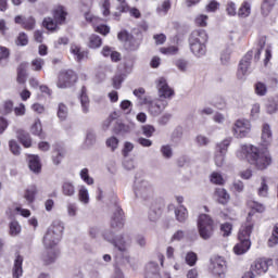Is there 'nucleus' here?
I'll return each mask as SVG.
<instances>
[{
  "instance_id": "20e7f679",
  "label": "nucleus",
  "mask_w": 278,
  "mask_h": 278,
  "mask_svg": "<svg viewBox=\"0 0 278 278\" xmlns=\"http://www.w3.org/2000/svg\"><path fill=\"white\" fill-rule=\"evenodd\" d=\"M207 31L204 29L193 30L189 37V47L195 58H203L207 53Z\"/></svg>"
},
{
  "instance_id": "4c0bfd02",
  "label": "nucleus",
  "mask_w": 278,
  "mask_h": 278,
  "mask_svg": "<svg viewBox=\"0 0 278 278\" xmlns=\"http://www.w3.org/2000/svg\"><path fill=\"white\" fill-rule=\"evenodd\" d=\"M248 206L250 207V210H252L250 212V214H255V212H258V214H262V212H265L266 206H264V204L260 203V202H255V201H249L248 202Z\"/></svg>"
},
{
  "instance_id": "a18cd8bd",
  "label": "nucleus",
  "mask_w": 278,
  "mask_h": 278,
  "mask_svg": "<svg viewBox=\"0 0 278 278\" xmlns=\"http://www.w3.org/2000/svg\"><path fill=\"white\" fill-rule=\"evenodd\" d=\"M160 152L164 160H170L173 157V147L170 144H163L160 148Z\"/></svg>"
},
{
  "instance_id": "ddd939ff",
  "label": "nucleus",
  "mask_w": 278,
  "mask_h": 278,
  "mask_svg": "<svg viewBox=\"0 0 278 278\" xmlns=\"http://www.w3.org/2000/svg\"><path fill=\"white\" fill-rule=\"evenodd\" d=\"M125 226V216L123 213V208L121 206L115 205L113 215L111 217V227L112 229H123Z\"/></svg>"
},
{
  "instance_id": "f3484780",
  "label": "nucleus",
  "mask_w": 278,
  "mask_h": 278,
  "mask_svg": "<svg viewBox=\"0 0 278 278\" xmlns=\"http://www.w3.org/2000/svg\"><path fill=\"white\" fill-rule=\"evenodd\" d=\"M66 16H68V12L66 11V8L62 5H59L53 12V17L58 25H64V23H66Z\"/></svg>"
},
{
  "instance_id": "79ce46f5",
  "label": "nucleus",
  "mask_w": 278,
  "mask_h": 278,
  "mask_svg": "<svg viewBox=\"0 0 278 278\" xmlns=\"http://www.w3.org/2000/svg\"><path fill=\"white\" fill-rule=\"evenodd\" d=\"M31 134H34V136H38L39 138H45V135H42V123L40 122V119H37L31 128H30Z\"/></svg>"
},
{
  "instance_id": "a878e982",
  "label": "nucleus",
  "mask_w": 278,
  "mask_h": 278,
  "mask_svg": "<svg viewBox=\"0 0 278 278\" xmlns=\"http://www.w3.org/2000/svg\"><path fill=\"white\" fill-rule=\"evenodd\" d=\"M198 231L202 240H210L214 236V226H202L198 228Z\"/></svg>"
},
{
  "instance_id": "393cba45",
  "label": "nucleus",
  "mask_w": 278,
  "mask_h": 278,
  "mask_svg": "<svg viewBox=\"0 0 278 278\" xmlns=\"http://www.w3.org/2000/svg\"><path fill=\"white\" fill-rule=\"evenodd\" d=\"M28 166L35 174H38L40 170H42V165L40 164V157H38V155H31L29 157Z\"/></svg>"
},
{
  "instance_id": "c03bdc74",
  "label": "nucleus",
  "mask_w": 278,
  "mask_h": 278,
  "mask_svg": "<svg viewBox=\"0 0 278 278\" xmlns=\"http://www.w3.org/2000/svg\"><path fill=\"white\" fill-rule=\"evenodd\" d=\"M79 175L80 179H83V181L87 184V186H92L94 184V179L90 177L88 168H83Z\"/></svg>"
},
{
  "instance_id": "680f3d73",
  "label": "nucleus",
  "mask_w": 278,
  "mask_h": 278,
  "mask_svg": "<svg viewBox=\"0 0 278 278\" xmlns=\"http://www.w3.org/2000/svg\"><path fill=\"white\" fill-rule=\"evenodd\" d=\"M267 92H268V89L266 88V84H264V83H256L255 84V93L258 97H266Z\"/></svg>"
},
{
  "instance_id": "603ef678",
  "label": "nucleus",
  "mask_w": 278,
  "mask_h": 278,
  "mask_svg": "<svg viewBox=\"0 0 278 278\" xmlns=\"http://www.w3.org/2000/svg\"><path fill=\"white\" fill-rule=\"evenodd\" d=\"M114 131L119 135L129 134L131 131V127L123 123H117L114 127Z\"/></svg>"
},
{
  "instance_id": "1a4fd4ad",
  "label": "nucleus",
  "mask_w": 278,
  "mask_h": 278,
  "mask_svg": "<svg viewBox=\"0 0 278 278\" xmlns=\"http://www.w3.org/2000/svg\"><path fill=\"white\" fill-rule=\"evenodd\" d=\"M77 81V75H75V72L68 70V71H62L59 74V79L56 83L58 88H71V85Z\"/></svg>"
},
{
  "instance_id": "0eeeda50",
  "label": "nucleus",
  "mask_w": 278,
  "mask_h": 278,
  "mask_svg": "<svg viewBox=\"0 0 278 278\" xmlns=\"http://www.w3.org/2000/svg\"><path fill=\"white\" fill-rule=\"evenodd\" d=\"M253 128L251 121L247 118L237 119L231 128L232 136L238 139L247 138Z\"/></svg>"
},
{
  "instance_id": "5fc2aeb1",
  "label": "nucleus",
  "mask_w": 278,
  "mask_h": 278,
  "mask_svg": "<svg viewBox=\"0 0 278 278\" xmlns=\"http://www.w3.org/2000/svg\"><path fill=\"white\" fill-rule=\"evenodd\" d=\"M198 260H199V256H197V253L194 252H188L185 256V262L186 264H188V266H195Z\"/></svg>"
},
{
  "instance_id": "4468645a",
  "label": "nucleus",
  "mask_w": 278,
  "mask_h": 278,
  "mask_svg": "<svg viewBox=\"0 0 278 278\" xmlns=\"http://www.w3.org/2000/svg\"><path fill=\"white\" fill-rule=\"evenodd\" d=\"M58 257H60V250L58 248L47 249L41 255V260L46 266L55 264Z\"/></svg>"
},
{
  "instance_id": "2eb2a0df",
  "label": "nucleus",
  "mask_w": 278,
  "mask_h": 278,
  "mask_svg": "<svg viewBox=\"0 0 278 278\" xmlns=\"http://www.w3.org/2000/svg\"><path fill=\"white\" fill-rule=\"evenodd\" d=\"M273 142V129L269 124H263L262 135H261V144L263 147H270Z\"/></svg>"
},
{
  "instance_id": "4d7b16f0",
  "label": "nucleus",
  "mask_w": 278,
  "mask_h": 278,
  "mask_svg": "<svg viewBox=\"0 0 278 278\" xmlns=\"http://www.w3.org/2000/svg\"><path fill=\"white\" fill-rule=\"evenodd\" d=\"M13 111H14V103H12V101L4 102L0 110L3 116H8V114H12Z\"/></svg>"
},
{
  "instance_id": "de8ad7c7",
  "label": "nucleus",
  "mask_w": 278,
  "mask_h": 278,
  "mask_svg": "<svg viewBox=\"0 0 278 278\" xmlns=\"http://www.w3.org/2000/svg\"><path fill=\"white\" fill-rule=\"evenodd\" d=\"M168 10H170V0H165L156 8V12L160 16H166V14H168Z\"/></svg>"
},
{
  "instance_id": "473e14b6",
  "label": "nucleus",
  "mask_w": 278,
  "mask_h": 278,
  "mask_svg": "<svg viewBox=\"0 0 278 278\" xmlns=\"http://www.w3.org/2000/svg\"><path fill=\"white\" fill-rule=\"evenodd\" d=\"M22 231L21 224L17 220H12L9 224V235L12 238H16V236H20Z\"/></svg>"
},
{
  "instance_id": "c9c22d12",
  "label": "nucleus",
  "mask_w": 278,
  "mask_h": 278,
  "mask_svg": "<svg viewBox=\"0 0 278 278\" xmlns=\"http://www.w3.org/2000/svg\"><path fill=\"white\" fill-rule=\"evenodd\" d=\"M231 137H228L216 144V151L217 153H224L227 155V150L229 149V144H231Z\"/></svg>"
},
{
  "instance_id": "f03ea898",
  "label": "nucleus",
  "mask_w": 278,
  "mask_h": 278,
  "mask_svg": "<svg viewBox=\"0 0 278 278\" xmlns=\"http://www.w3.org/2000/svg\"><path fill=\"white\" fill-rule=\"evenodd\" d=\"M104 240L113 244L118 253L115 255L117 264H129L131 257L129 256V247H131V238L127 235L114 236V231L106 229L102 233Z\"/></svg>"
},
{
  "instance_id": "a211bd4d",
  "label": "nucleus",
  "mask_w": 278,
  "mask_h": 278,
  "mask_svg": "<svg viewBox=\"0 0 278 278\" xmlns=\"http://www.w3.org/2000/svg\"><path fill=\"white\" fill-rule=\"evenodd\" d=\"M12 277L13 278L23 277V256L21 255H17L14 260V264L12 268Z\"/></svg>"
},
{
  "instance_id": "774afa93",
  "label": "nucleus",
  "mask_w": 278,
  "mask_h": 278,
  "mask_svg": "<svg viewBox=\"0 0 278 278\" xmlns=\"http://www.w3.org/2000/svg\"><path fill=\"white\" fill-rule=\"evenodd\" d=\"M195 142L199 147H207V144H210L211 140L206 136L198 135L195 138Z\"/></svg>"
},
{
  "instance_id": "338daca9",
  "label": "nucleus",
  "mask_w": 278,
  "mask_h": 278,
  "mask_svg": "<svg viewBox=\"0 0 278 278\" xmlns=\"http://www.w3.org/2000/svg\"><path fill=\"white\" fill-rule=\"evenodd\" d=\"M36 27V20L34 17H28L24 20V26L23 28L26 29L27 31H31Z\"/></svg>"
},
{
  "instance_id": "dca6fc26",
  "label": "nucleus",
  "mask_w": 278,
  "mask_h": 278,
  "mask_svg": "<svg viewBox=\"0 0 278 278\" xmlns=\"http://www.w3.org/2000/svg\"><path fill=\"white\" fill-rule=\"evenodd\" d=\"M61 192L63 197H75L77 190L73 180H64L61 185Z\"/></svg>"
},
{
  "instance_id": "f257e3e1",
  "label": "nucleus",
  "mask_w": 278,
  "mask_h": 278,
  "mask_svg": "<svg viewBox=\"0 0 278 278\" xmlns=\"http://www.w3.org/2000/svg\"><path fill=\"white\" fill-rule=\"evenodd\" d=\"M237 157L239 160H247L257 170H266V167L273 162L268 151H263L251 144H242L237 151Z\"/></svg>"
},
{
  "instance_id": "bb28decb",
  "label": "nucleus",
  "mask_w": 278,
  "mask_h": 278,
  "mask_svg": "<svg viewBox=\"0 0 278 278\" xmlns=\"http://www.w3.org/2000/svg\"><path fill=\"white\" fill-rule=\"evenodd\" d=\"M175 217L178 223H186V220H188V208H186L184 205H180L175 210Z\"/></svg>"
},
{
  "instance_id": "3c124183",
  "label": "nucleus",
  "mask_w": 278,
  "mask_h": 278,
  "mask_svg": "<svg viewBox=\"0 0 278 278\" xmlns=\"http://www.w3.org/2000/svg\"><path fill=\"white\" fill-rule=\"evenodd\" d=\"M211 184H215L216 186H223L225 184V179L223 178V175L218 172H213L211 174Z\"/></svg>"
},
{
  "instance_id": "8fccbe9b",
  "label": "nucleus",
  "mask_w": 278,
  "mask_h": 278,
  "mask_svg": "<svg viewBox=\"0 0 278 278\" xmlns=\"http://www.w3.org/2000/svg\"><path fill=\"white\" fill-rule=\"evenodd\" d=\"M119 142L121 141L118 140V138L113 136L106 139L105 144L108 149H110V151L114 152L116 151V149H118Z\"/></svg>"
},
{
  "instance_id": "b1692460",
  "label": "nucleus",
  "mask_w": 278,
  "mask_h": 278,
  "mask_svg": "<svg viewBox=\"0 0 278 278\" xmlns=\"http://www.w3.org/2000/svg\"><path fill=\"white\" fill-rule=\"evenodd\" d=\"M215 197L222 205H227V203H229L230 197L226 189L217 188L215 190Z\"/></svg>"
},
{
  "instance_id": "6e6552de",
  "label": "nucleus",
  "mask_w": 278,
  "mask_h": 278,
  "mask_svg": "<svg viewBox=\"0 0 278 278\" xmlns=\"http://www.w3.org/2000/svg\"><path fill=\"white\" fill-rule=\"evenodd\" d=\"M210 273L216 278H225L227 275V262L222 256H213L210 260Z\"/></svg>"
},
{
  "instance_id": "5701e85b",
  "label": "nucleus",
  "mask_w": 278,
  "mask_h": 278,
  "mask_svg": "<svg viewBox=\"0 0 278 278\" xmlns=\"http://www.w3.org/2000/svg\"><path fill=\"white\" fill-rule=\"evenodd\" d=\"M36 194H38V187L30 185L24 192V199L27 203H34L36 201Z\"/></svg>"
},
{
  "instance_id": "0e129e2a",
  "label": "nucleus",
  "mask_w": 278,
  "mask_h": 278,
  "mask_svg": "<svg viewBox=\"0 0 278 278\" xmlns=\"http://www.w3.org/2000/svg\"><path fill=\"white\" fill-rule=\"evenodd\" d=\"M9 148L11 153H13V155H21V146H18V142H16V140L14 139L10 140Z\"/></svg>"
},
{
  "instance_id": "6ab92c4d",
  "label": "nucleus",
  "mask_w": 278,
  "mask_h": 278,
  "mask_svg": "<svg viewBox=\"0 0 278 278\" xmlns=\"http://www.w3.org/2000/svg\"><path fill=\"white\" fill-rule=\"evenodd\" d=\"M79 101L81 105L83 114H88L90 112V98H88V93L86 92V87H83Z\"/></svg>"
},
{
  "instance_id": "7ed1b4c3",
  "label": "nucleus",
  "mask_w": 278,
  "mask_h": 278,
  "mask_svg": "<svg viewBox=\"0 0 278 278\" xmlns=\"http://www.w3.org/2000/svg\"><path fill=\"white\" fill-rule=\"evenodd\" d=\"M156 88L159 90V100L152 101L149 105V112L151 116H160L164 110L168 106V101L163 99H170L175 91L170 86H168V83L166 81V78L161 77L156 80Z\"/></svg>"
},
{
  "instance_id": "052dcab7",
  "label": "nucleus",
  "mask_w": 278,
  "mask_h": 278,
  "mask_svg": "<svg viewBox=\"0 0 278 278\" xmlns=\"http://www.w3.org/2000/svg\"><path fill=\"white\" fill-rule=\"evenodd\" d=\"M141 131L146 138H153V134H155V127L153 125L147 124L141 127Z\"/></svg>"
},
{
  "instance_id": "6e6d98bb",
  "label": "nucleus",
  "mask_w": 278,
  "mask_h": 278,
  "mask_svg": "<svg viewBox=\"0 0 278 278\" xmlns=\"http://www.w3.org/2000/svg\"><path fill=\"white\" fill-rule=\"evenodd\" d=\"M229 62H231V50L229 49H225L222 53H220V63L224 66L229 65Z\"/></svg>"
},
{
  "instance_id": "423d86ee",
  "label": "nucleus",
  "mask_w": 278,
  "mask_h": 278,
  "mask_svg": "<svg viewBox=\"0 0 278 278\" xmlns=\"http://www.w3.org/2000/svg\"><path fill=\"white\" fill-rule=\"evenodd\" d=\"M134 193L137 199L147 201L153 197V185L147 179L137 178L134 185Z\"/></svg>"
},
{
  "instance_id": "ea45409f",
  "label": "nucleus",
  "mask_w": 278,
  "mask_h": 278,
  "mask_svg": "<svg viewBox=\"0 0 278 278\" xmlns=\"http://www.w3.org/2000/svg\"><path fill=\"white\" fill-rule=\"evenodd\" d=\"M10 62V50L3 46H0V64L7 66Z\"/></svg>"
},
{
  "instance_id": "e2e57ef3",
  "label": "nucleus",
  "mask_w": 278,
  "mask_h": 278,
  "mask_svg": "<svg viewBox=\"0 0 278 278\" xmlns=\"http://www.w3.org/2000/svg\"><path fill=\"white\" fill-rule=\"evenodd\" d=\"M227 154H224L223 152H217L215 151V155H214V162L215 165L220 168L224 164H225V156Z\"/></svg>"
},
{
  "instance_id": "f704fd0d",
  "label": "nucleus",
  "mask_w": 278,
  "mask_h": 278,
  "mask_svg": "<svg viewBox=\"0 0 278 278\" xmlns=\"http://www.w3.org/2000/svg\"><path fill=\"white\" fill-rule=\"evenodd\" d=\"M238 16L240 18H247V17L251 16V3L244 1L241 4V7L239 8Z\"/></svg>"
},
{
  "instance_id": "9d476101",
  "label": "nucleus",
  "mask_w": 278,
  "mask_h": 278,
  "mask_svg": "<svg viewBox=\"0 0 278 278\" xmlns=\"http://www.w3.org/2000/svg\"><path fill=\"white\" fill-rule=\"evenodd\" d=\"M251 60H253V51H249L240 61L237 72L238 79H244L245 75L251 73Z\"/></svg>"
},
{
  "instance_id": "37998d69",
  "label": "nucleus",
  "mask_w": 278,
  "mask_h": 278,
  "mask_svg": "<svg viewBox=\"0 0 278 278\" xmlns=\"http://www.w3.org/2000/svg\"><path fill=\"white\" fill-rule=\"evenodd\" d=\"M278 243V224H275L271 230V236L268 239V247H277Z\"/></svg>"
},
{
  "instance_id": "69168bd1",
  "label": "nucleus",
  "mask_w": 278,
  "mask_h": 278,
  "mask_svg": "<svg viewBox=\"0 0 278 278\" xmlns=\"http://www.w3.org/2000/svg\"><path fill=\"white\" fill-rule=\"evenodd\" d=\"M189 66H190V63L184 59H179L176 61V67L181 73H186V71H188Z\"/></svg>"
},
{
  "instance_id": "f8f14e48",
  "label": "nucleus",
  "mask_w": 278,
  "mask_h": 278,
  "mask_svg": "<svg viewBox=\"0 0 278 278\" xmlns=\"http://www.w3.org/2000/svg\"><path fill=\"white\" fill-rule=\"evenodd\" d=\"M253 213H249L247 217V222L239 229L238 239L239 240H251V233H253Z\"/></svg>"
},
{
  "instance_id": "7c9ffc66",
  "label": "nucleus",
  "mask_w": 278,
  "mask_h": 278,
  "mask_svg": "<svg viewBox=\"0 0 278 278\" xmlns=\"http://www.w3.org/2000/svg\"><path fill=\"white\" fill-rule=\"evenodd\" d=\"M97 143V134L92 130H88L84 142V149H90Z\"/></svg>"
},
{
  "instance_id": "c85d7f7f",
  "label": "nucleus",
  "mask_w": 278,
  "mask_h": 278,
  "mask_svg": "<svg viewBox=\"0 0 278 278\" xmlns=\"http://www.w3.org/2000/svg\"><path fill=\"white\" fill-rule=\"evenodd\" d=\"M266 112L268 114H277L278 112V96L268 99L266 104Z\"/></svg>"
},
{
  "instance_id": "e433bc0d",
  "label": "nucleus",
  "mask_w": 278,
  "mask_h": 278,
  "mask_svg": "<svg viewBox=\"0 0 278 278\" xmlns=\"http://www.w3.org/2000/svg\"><path fill=\"white\" fill-rule=\"evenodd\" d=\"M71 53L74 54L75 60L77 62H81V60H84L86 58V52L81 51V48L77 45H72L71 46Z\"/></svg>"
},
{
  "instance_id": "13d9d810",
  "label": "nucleus",
  "mask_w": 278,
  "mask_h": 278,
  "mask_svg": "<svg viewBox=\"0 0 278 278\" xmlns=\"http://www.w3.org/2000/svg\"><path fill=\"white\" fill-rule=\"evenodd\" d=\"M58 116H59L60 121H66V116H68V108L65 106L64 103L59 104Z\"/></svg>"
},
{
  "instance_id": "bf43d9fd",
  "label": "nucleus",
  "mask_w": 278,
  "mask_h": 278,
  "mask_svg": "<svg viewBox=\"0 0 278 278\" xmlns=\"http://www.w3.org/2000/svg\"><path fill=\"white\" fill-rule=\"evenodd\" d=\"M160 52L163 53V55H177L179 48H177V46H169L167 48H161Z\"/></svg>"
},
{
  "instance_id": "72a5a7b5",
  "label": "nucleus",
  "mask_w": 278,
  "mask_h": 278,
  "mask_svg": "<svg viewBox=\"0 0 278 278\" xmlns=\"http://www.w3.org/2000/svg\"><path fill=\"white\" fill-rule=\"evenodd\" d=\"M64 155H66V150L56 149L52 154V162L55 166H60L62 164V160H64Z\"/></svg>"
},
{
  "instance_id": "58836bf2",
  "label": "nucleus",
  "mask_w": 278,
  "mask_h": 278,
  "mask_svg": "<svg viewBox=\"0 0 278 278\" xmlns=\"http://www.w3.org/2000/svg\"><path fill=\"white\" fill-rule=\"evenodd\" d=\"M146 278H162L160 276V271L157 270V266H155V264L150 263L147 266Z\"/></svg>"
},
{
  "instance_id": "864d4df0",
  "label": "nucleus",
  "mask_w": 278,
  "mask_h": 278,
  "mask_svg": "<svg viewBox=\"0 0 278 278\" xmlns=\"http://www.w3.org/2000/svg\"><path fill=\"white\" fill-rule=\"evenodd\" d=\"M58 22H55V20L52 17H46L43 20V27H46V29H49L50 31L58 29Z\"/></svg>"
},
{
  "instance_id": "a19ab883",
  "label": "nucleus",
  "mask_w": 278,
  "mask_h": 278,
  "mask_svg": "<svg viewBox=\"0 0 278 278\" xmlns=\"http://www.w3.org/2000/svg\"><path fill=\"white\" fill-rule=\"evenodd\" d=\"M275 3L270 0H264L261 7L262 10V14L264 16H268V14H270V12L273 11V8H275Z\"/></svg>"
},
{
  "instance_id": "39448f33",
  "label": "nucleus",
  "mask_w": 278,
  "mask_h": 278,
  "mask_svg": "<svg viewBox=\"0 0 278 278\" xmlns=\"http://www.w3.org/2000/svg\"><path fill=\"white\" fill-rule=\"evenodd\" d=\"M62 233H64V224L60 220H55L48 228L43 237V245L46 249H55L62 240Z\"/></svg>"
},
{
  "instance_id": "412c9836",
  "label": "nucleus",
  "mask_w": 278,
  "mask_h": 278,
  "mask_svg": "<svg viewBox=\"0 0 278 278\" xmlns=\"http://www.w3.org/2000/svg\"><path fill=\"white\" fill-rule=\"evenodd\" d=\"M249 249H251V240H239V243L233 248V252L236 255H244Z\"/></svg>"
},
{
  "instance_id": "09e8293b",
  "label": "nucleus",
  "mask_w": 278,
  "mask_h": 278,
  "mask_svg": "<svg viewBox=\"0 0 278 278\" xmlns=\"http://www.w3.org/2000/svg\"><path fill=\"white\" fill-rule=\"evenodd\" d=\"M160 216H162V211H160V208H150L148 214L150 223H157V220H160Z\"/></svg>"
},
{
  "instance_id": "4be33fe9",
  "label": "nucleus",
  "mask_w": 278,
  "mask_h": 278,
  "mask_svg": "<svg viewBox=\"0 0 278 278\" xmlns=\"http://www.w3.org/2000/svg\"><path fill=\"white\" fill-rule=\"evenodd\" d=\"M78 201L83 205H88V203H90V193L88 192V188L84 185L78 187Z\"/></svg>"
},
{
  "instance_id": "cd10ccee",
  "label": "nucleus",
  "mask_w": 278,
  "mask_h": 278,
  "mask_svg": "<svg viewBox=\"0 0 278 278\" xmlns=\"http://www.w3.org/2000/svg\"><path fill=\"white\" fill-rule=\"evenodd\" d=\"M257 194L262 199H266L268 197V181L266 180V177H261V182L257 188Z\"/></svg>"
},
{
  "instance_id": "2f4dec72",
  "label": "nucleus",
  "mask_w": 278,
  "mask_h": 278,
  "mask_svg": "<svg viewBox=\"0 0 278 278\" xmlns=\"http://www.w3.org/2000/svg\"><path fill=\"white\" fill-rule=\"evenodd\" d=\"M208 226H214V219H212V217L207 214H201L198 218V228Z\"/></svg>"
},
{
  "instance_id": "49530a36",
  "label": "nucleus",
  "mask_w": 278,
  "mask_h": 278,
  "mask_svg": "<svg viewBox=\"0 0 278 278\" xmlns=\"http://www.w3.org/2000/svg\"><path fill=\"white\" fill-rule=\"evenodd\" d=\"M103 45V41L101 40V37L99 35H91L89 37V48L90 49H99Z\"/></svg>"
},
{
  "instance_id": "9b49d317",
  "label": "nucleus",
  "mask_w": 278,
  "mask_h": 278,
  "mask_svg": "<svg viewBox=\"0 0 278 278\" xmlns=\"http://www.w3.org/2000/svg\"><path fill=\"white\" fill-rule=\"evenodd\" d=\"M269 266H273V260L258 258L251 265L250 273H253V275H264L268 273Z\"/></svg>"
},
{
  "instance_id": "c756f323",
  "label": "nucleus",
  "mask_w": 278,
  "mask_h": 278,
  "mask_svg": "<svg viewBox=\"0 0 278 278\" xmlns=\"http://www.w3.org/2000/svg\"><path fill=\"white\" fill-rule=\"evenodd\" d=\"M141 42L142 41L140 39H137L130 35V38H128V40L125 42V47L128 49V51H138V49H140Z\"/></svg>"
},
{
  "instance_id": "aec40b11",
  "label": "nucleus",
  "mask_w": 278,
  "mask_h": 278,
  "mask_svg": "<svg viewBox=\"0 0 278 278\" xmlns=\"http://www.w3.org/2000/svg\"><path fill=\"white\" fill-rule=\"evenodd\" d=\"M16 138L25 149H29V147H31V137L29 136V132L18 129L16 131Z\"/></svg>"
}]
</instances>
